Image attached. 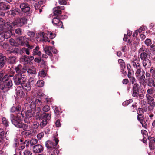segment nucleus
<instances>
[{"instance_id": "nucleus-1", "label": "nucleus", "mask_w": 155, "mask_h": 155, "mask_svg": "<svg viewBox=\"0 0 155 155\" xmlns=\"http://www.w3.org/2000/svg\"><path fill=\"white\" fill-rule=\"evenodd\" d=\"M27 18L25 16L21 18L15 19L13 22L5 23V21L3 18H0V27L2 29L9 25L10 27L13 28L15 27H21L25 24L27 23Z\"/></svg>"}, {"instance_id": "nucleus-2", "label": "nucleus", "mask_w": 155, "mask_h": 155, "mask_svg": "<svg viewBox=\"0 0 155 155\" xmlns=\"http://www.w3.org/2000/svg\"><path fill=\"white\" fill-rule=\"evenodd\" d=\"M14 78L15 85H21L22 88L26 90L29 91L31 90L30 82L27 81V78L25 75L17 74L14 76Z\"/></svg>"}, {"instance_id": "nucleus-3", "label": "nucleus", "mask_w": 155, "mask_h": 155, "mask_svg": "<svg viewBox=\"0 0 155 155\" xmlns=\"http://www.w3.org/2000/svg\"><path fill=\"white\" fill-rule=\"evenodd\" d=\"M11 122L15 127L20 128H22L23 130H26L28 128V126L26 124L23 123L21 120V117L18 115L15 116L12 114Z\"/></svg>"}, {"instance_id": "nucleus-4", "label": "nucleus", "mask_w": 155, "mask_h": 155, "mask_svg": "<svg viewBox=\"0 0 155 155\" xmlns=\"http://www.w3.org/2000/svg\"><path fill=\"white\" fill-rule=\"evenodd\" d=\"M36 116V117L40 120H41L43 119L40 124V126L41 128H43L47 124V120H50L51 117V115L45 112L42 113V111L40 113L37 112Z\"/></svg>"}, {"instance_id": "nucleus-5", "label": "nucleus", "mask_w": 155, "mask_h": 155, "mask_svg": "<svg viewBox=\"0 0 155 155\" xmlns=\"http://www.w3.org/2000/svg\"><path fill=\"white\" fill-rule=\"evenodd\" d=\"M19 8L21 11V14L23 13L24 15H28L32 12L31 10L30 5L26 2L20 3Z\"/></svg>"}, {"instance_id": "nucleus-6", "label": "nucleus", "mask_w": 155, "mask_h": 155, "mask_svg": "<svg viewBox=\"0 0 155 155\" xmlns=\"http://www.w3.org/2000/svg\"><path fill=\"white\" fill-rule=\"evenodd\" d=\"M7 28L5 27L4 28L2 29V30L3 34V35L5 36L6 39H7L11 36L13 37L15 36V34L14 33H12V28L10 27L9 25L7 26Z\"/></svg>"}, {"instance_id": "nucleus-7", "label": "nucleus", "mask_w": 155, "mask_h": 155, "mask_svg": "<svg viewBox=\"0 0 155 155\" xmlns=\"http://www.w3.org/2000/svg\"><path fill=\"white\" fill-rule=\"evenodd\" d=\"M148 49L146 48L144 46L142 45L141 47L138 51V54H140V58L141 59L143 60L147 58L149 55Z\"/></svg>"}, {"instance_id": "nucleus-8", "label": "nucleus", "mask_w": 155, "mask_h": 155, "mask_svg": "<svg viewBox=\"0 0 155 155\" xmlns=\"http://www.w3.org/2000/svg\"><path fill=\"white\" fill-rule=\"evenodd\" d=\"M62 17L58 16L55 17L54 16L52 20V23L54 26H57L60 28L64 29V28L63 26L62 22L60 20L61 19H63Z\"/></svg>"}, {"instance_id": "nucleus-9", "label": "nucleus", "mask_w": 155, "mask_h": 155, "mask_svg": "<svg viewBox=\"0 0 155 155\" xmlns=\"http://www.w3.org/2000/svg\"><path fill=\"white\" fill-rule=\"evenodd\" d=\"M145 74V71L143 69L141 71V74L136 77L137 79L140 82V84L144 87H145L146 86L147 83L145 82L146 79Z\"/></svg>"}, {"instance_id": "nucleus-10", "label": "nucleus", "mask_w": 155, "mask_h": 155, "mask_svg": "<svg viewBox=\"0 0 155 155\" xmlns=\"http://www.w3.org/2000/svg\"><path fill=\"white\" fill-rule=\"evenodd\" d=\"M15 70L17 74H23L26 72L27 69L25 67L21 64L18 65L15 67Z\"/></svg>"}, {"instance_id": "nucleus-11", "label": "nucleus", "mask_w": 155, "mask_h": 155, "mask_svg": "<svg viewBox=\"0 0 155 155\" xmlns=\"http://www.w3.org/2000/svg\"><path fill=\"white\" fill-rule=\"evenodd\" d=\"M133 84L132 88L133 94V97H137L139 94V91L140 90V86L139 84L135 83Z\"/></svg>"}, {"instance_id": "nucleus-12", "label": "nucleus", "mask_w": 155, "mask_h": 155, "mask_svg": "<svg viewBox=\"0 0 155 155\" xmlns=\"http://www.w3.org/2000/svg\"><path fill=\"white\" fill-rule=\"evenodd\" d=\"M147 103L149 104L148 107V109L149 111L153 110L155 105V102L153 97H147Z\"/></svg>"}, {"instance_id": "nucleus-13", "label": "nucleus", "mask_w": 155, "mask_h": 155, "mask_svg": "<svg viewBox=\"0 0 155 155\" xmlns=\"http://www.w3.org/2000/svg\"><path fill=\"white\" fill-rule=\"evenodd\" d=\"M16 13H18V14H21V11L20 9L16 7L12 8L8 12V15L13 16H15L17 15Z\"/></svg>"}, {"instance_id": "nucleus-14", "label": "nucleus", "mask_w": 155, "mask_h": 155, "mask_svg": "<svg viewBox=\"0 0 155 155\" xmlns=\"http://www.w3.org/2000/svg\"><path fill=\"white\" fill-rule=\"evenodd\" d=\"M2 84L4 85V87L3 91H8L11 88L13 84L12 81L11 80H8L6 82L2 83Z\"/></svg>"}, {"instance_id": "nucleus-15", "label": "nucleus", "mask_w": 155, "mask_h": 155, "mask_svg": "<svg viewBox=\"0 0 155 155\" xmlns=\"http://www.w3.org/2000/svg\"><path fill=\"white\" fill-rule=\"evenodd\" d=\"M11 7L10 5L5 2H0V10L5 11L9 10Z\"/></svg>"}, {"instance_id": "nucleus-16", "label": "nucleus", "mask_w": 155, "mask_h": 155, "mask_svg": "<svg viewBox=\"0 0 155 155\" xmlns=\"http://www.w3.org/2000/svg\"><path fill=\"white\" fill-rule=\"evenodd\" d=\"M7 61V57L4 54L0 53V69L5 66V63Z\"/></svg>"}, {"instance_id": "nucleus-17", "label": "nucleus", "mask_w": 155, "mask_h": 155, "mask_svg": "<svg viewBox=\"0 0 155 155\" xmlns=\"http://www.w3.org/2000/svg\"><path fill=\"white\" fill-rule=\"evenodd\" d=\"M33 152L35 153H40L43 151V147L40 144H37L33 146Z\"/></svg>"}, {"instance_id": "nucleus-18", "label": "nucleus", "mask_w": 155, "mask_h": 155, "mask_svg": "<svg viewBox=\"0 0 155 155\" xmlns=\"http://www.w3.org/2000/svg\"><path fill=\"white\" fill-rule=\"evenodd\" d=\"M142 60L143 65L145 68H149L151 66V61L149 59L146 58Z\"/></svg>"}, {"instance_id": "nucleus-19", "label": "nucleus", "mask_w": 155, "mask_h": 155, "mask_svg": "<svg viewBox=\"0 0 155 155\" xmlns=\"http://www.w3.org/2000/svg\"><path fill=\"white\" fill-rule=\"evenodd\" d=\"M154 80L153 78H149L147 79H145V82L146 83V85L148 86L152 87L153 86L155 87V83Z\"/></svg>"}, {"instance_id": "nucleus-20", "label": "nucleus", "mask_w": 155, "mask_h": 155, "mask_svg": "<svg viewBox=\"0 0 155 155\" xmlns=\"http://www.w3.org/2000/svg\"><path fill=\"white\" fill-rule=\"evenodd\" d=\"M54 140L55 141L56 143L55 146L54 148L53 149V150L54 149V154H55V155H58V153L59 152V150H58L59 147V146L58 145V144L59 142V140L58 138L55 137L54 139Z\"/></svg>"}, {"instance_id": "nucleus-21", "label": "nucleus", "mask_w": 155, "mask_h": 155, "mask_svg": "<svg viewBox=\"0 0 155 155\" xmlns=\"http://www.w3.org/2000/svg\"><path fill=\"white\" fill-rule=\"evenodd\" d=\"M21 107L19 105L12 106L10 109V112L12 113L16 112L17 114L21 112Z\"/></svg>"}, {"instance_id": "nucleus-22", "label": "nucleus", "mask_w": 155, "mask_h": 155, "mask_svg": "<svg viewBox=\"0 0 155 155\" xmlns=\"http://www.w3.org/2000/svg\"><path fill=\"white\" fill-rule=\"evenodd\" d=\"M56 143L51 142L50 140H48L45 142V146L48 149L51 150H53L54 148Z\"/></svg>"}, {"instance_id": "nucleus-23", "label": "nucleus", "mask_w": 155, "mask_h": 155, "mask_svg": "<svg viewBox=\"0 0 155 155\" xmlns=\"http://www.w3.org/2000/svg\"><path fill=\"white\" fill-rule=\"evenodd\" d=\"M53 12L55 16V17H58L59 16L62 17V18L63 16L61 15L62 13V12L61 11H60V10L57 7L54 8L53 9Z\"/></svg>"}, {"instance_id": "nucleus-24", "label": "nucleus", "mask_w": 155, "mask_h": 155, "mask_svg": "<svg viewBox=\"0 0 155 155\" xmlns=\"http://www.w3.org/2000/svg\"><path fill=\"white\" fill-rule=\"evenodd\" d=\"M32 94L33 96L36 97L39 96V97H44L46 95L42 92L39 91H33Z\"/></svg>"}, {"instance_id": "nucleus-25", "label": "nucleus", "mask_w": 155, "mask_h": 155, "mask_svg": "<svg viewBox=\"0 0 155 155\" xmlns=\"http://www.w3.org/2000/svg\"><path fill=\"white\" fill-rule=\"evenodd\" d=\"M16 59L15 56H10L8 59V63L11 64H14L16 63Z\"/></svg>"}, {"instance_id": "nucleus-26", "label": "nucleus", "mask_w": 155, "mask_h": 155, "mask_svg": "<svg viewBox=\"0 0 155 155\" xmlns=\"http://www.w3.org/2000/svg\"><path fill=\"white\" fill-rule=\"evenodd\" d=\"M52 48L51 46H45L44 48V50L45 51V53L48 55L51 56L52 53H51L50 50H52Z\"/></svg>"}, {"instance_id": "nucleus-27", "label": "nucleus", "mask_w": 155, "mask_h": 155, "mask_svg": "<svg viewBox=\"0 0 155 155\" xmlns=\"http://www.w3.org/2000/svg\"><path fill=\"white\" fill-rule=\"evenodd\" d=\"M11 53L18 55L19 53L21 54V49L17 48H13L11 49Z\"/></svg>"}, {"instance_id": "nucleus-28", "label": "nucleus", "mask_w": 155, "mask_h": 155, "mask_svg": "<svg viewBox=\"0 0 155 155\" xmlns=\"http://www.w3.org/2000/svg\"><path fill=\"white\" fill-rule=\"evenodd\" d=\"M39 48L38 46H36L35 49L33 50V55H38L40 56L41 55V52L39 51Z\"/></svg>"}, {"instance_id": "nucleus-29", "label": "nucleus", "mask_w": 155, "mask_h": 155, "mask_svg": "<svg viewBox=\"0 0 155 155\" xmlns=\"http://www.w3.org/2000/svg\"><path fill=\"white\" fill-rule=\"evenodd\" d=\"M17 42L18 45L24 46L25 45V41L23 40V38L19 37L16 40Z\"/></svg>"}, {"instance_id": "nucleus-30", "label": "nucleus", "mask_w": 155, "mask_h": 155, "mask_svg": "<svg viewBox=\"0 0 155 155\" xmlns=\"http://www.w3.org/2000/svg\"><path fill=\"white\" fill-rule=\"evenodd\" d=\"M118 61L120 64V68L121 70H124L126 68L125 64L123 59H119L118 60Z\"/></svg>"}, {"instance_id": "nucleus-31", "label": "nucleus", "mask_w": 155, "mask_h": 155, "mask_svg": "<svg viewBox=\"0 0 155 155\" xmlns=\"http://www.w3.org/2000/svg\"><path fill=\"white\" fill-rule=\"evenodd\" d=\"M147 110V108L143 109L142 108H138L137 110V113L138 115L142 116L143 115L144 112H146Z\"/></svg>"}, {"instance_id": "nucleus-32", "label": "nucleus", "mask_w": 155, "mask_h": 155, "mask_svg": "<svg viewBox=\"0 0 155 155\" xmlns=\"http://www.w3.org/2000/svg\"><path fill=\"white\" fill-rule=\"evenodd\" d=\"M16 94L17 96H19L20 97H24L25 94L24 93H23V91L21 90H19L18 88L16 90Z\"/></svg>"}, {"instance_id": "nucleus-33", "label": "nucleus", "mask_w": 155, "mask_h": 155, "mask_svg": "<svg viewBox=\"0 0 155 155\" xmlns=\"http://www.w3.org/2000/svg\"><path fill=\"white\" fill-rule=\"evenodd\" d=\"M41 5H42V3L41 1H39L38 2L35 3L34 4V6L35 10H38V9L41 8Z\"/></svg>"}, {"instance_id": "nucleus-34", "label": "nucleus", "mask_w": 155, "mask_h": 155, "mask_svg": "<svg viewBox=\"0 0 155 155\" xmlns=\"http://www.w3.org/2000/svg\"><path fill=\"white\" fill-rule=\"evenodd\" d=\"M2 124L6 127L9 126V122L5 117H3L2 118Z\"/></svg>"}, {"instance_id": "nucleus-35", "label": "nucleus", "mask_w": 155, "mask_h": 155, "mask_svg": "<svg viewBox=\"0 0 155 155\" xmlns=\"http://www.w3.org/2000/svg\"><path fill=\"white\" fill-rule=\"evenodd\" d=\"M19 139L15 138L13 141V146L17 147L19 146Z\"/></svg>"}, {"instance_id": "nucleus-36", "label": "nucleus", "mask_w": 155, "mask_h": 155, "mask_svg": "<svg viewBox=\"0 0 155 155\" xmlns=\"http://www.w3.org/2000/svg\"><path fill=\"white\" fill-rule=\"evenodd\" d=\"M5 132L0 130V143H2L4 138Z\"/></svg>"}, {"instance_id": "nucleus-37", "label": "nucleus", "mask_w": 155, "mask_h": 155, "mask_svg": "<svg viewBox=\"0 0 155 155\" xmlns=\"http://www.w3.org/2000/svg\"><path fill=\"white\" fill-rule=\"evenodd\" d=\"M32 110L31 108H30V109L28 110L26 112L25 114L26 117H31Z\"/></svg>"}, {"instance_id": "nucleus-38", "label": "nucleus", "mask_w": 155, "mask_h": 155, "mask_svg": "<svg viewBox=\"0 0 155 155\" xmlns=\"http://www.w3.org/2000/svg\"><path fill=\"white\" fill-rule=\"evenodd\" d=\"M15 32L16 34L18 35H21L23 33V31L22 29L18 28L15 29Z\"/></svg>"}, {"instance_id": "nucleus-39", "label": "nucleus", "mask_w": 155, "mask_h": 155, "mask_svg": "<svg viewBox=\"0 0 155 155\" xmlns=\"http://www.w3.org/2000/svg\"><path fill=\"white\" fill-rule=\"evenodd\" d=\"M44 85V82L42 80L38 81L36 84V86L38 87H43Z\"/></svg>"}, {"instance_id": "nucleus-40", "label": "nucleus", "mask_w": 155, "mask_h": 155, "mask_svg": "<svg viewBox=\"0 0 155 155\" xmlns=\"http://www.w3.org/2000/svg\"><path fill=\"white\" fill-rule=\"evenodd\" d=\"M29 56H27L26 55H24L23 56L21 57V61H24L27 63L28 64V61L29 60Z\"/></svg>"}, {"instance_id": "nucleus-41", "label": "nucleus", "mask_w": 155, "mask_h": 155, "mask_svg": "<svg viewBox=\"0 0 155 155\" xmlns=\"http://www.w3.org/2000/svg\"><path fill=\"white\" fill-rule=\"evenodd\" d=\"M53 108H54V112L55 113V114L57 115H59L61 113H62L60 111V110L56 106L53 107Z\"/></svg>"}, {"instance_id": "nucleus-42", "label": "nucleus", "mask_w": 155, "mask_h": 155, "mask_svg": "<svg viewBox=\"0 0 155 155\" xmlns=\"http://www.w3.org/2000/svg\"><path fill=\"white\" fill-rule=\"evenodd\" d=\"M150 72L151 73L152 78L155 80V68L151 67Z\"/></svg>"}, {"instance_id": "nucleus-43", "label": "nucleus", "mask_w": 155, "mask_h": 155, "mask_svg": "<svg viewBox=\"0 0 155 155\" xmlns=\"http://www.w3.org/2000/svg\"><path fill=\"white\" fill-rule=\"evenodd\" d=\"M39 126H40V124L39 122L34 121L32 125V127L34 129H38Z\"/></svg>"}, {"instance_id": "nucleus-44", "label": "nucleus", "mask_w": 155, "mask_h": 155, "mask_svg": "<svg viewBox=\"0 0 155 155\" xmlns=\"http://www.w3.org/2000/svg\"><path fill=\"white\" fill-rule=\"evenodd\" d=\"M53 101V99L51 97H46L45 98V101L46 103L48 104H51V103Z\"/></svg>"}, {"instance_id": "nucleus-45", "label": "nucleus", "mask_w": 155, "mask_h": 155, "mask_svg": "<svg viewBox=\"0 0 155 155\" xmlns=\"http://www.w3.org/2000/svg\"><path fill=\"white\" fill-rule=\"evenodd\" d=\"M27 72L28 73L31 74H36V72L35 68H33L32 69H28L27 71Z\"/></svg>"}, {"instance_id": "nucleus-46", "label": "nucleus", "mask_w": 155, "mask_h": 155, "mask_svg": "<svg viewBox=\"0 0 155 155\" xmlns=\"http://www.w3.org/2000/svg\"><path fill=\"white\" fill-rule=\"evenodd\" d=\"M25 134L26 136L29 137H31L33 135V133L30 130H26L24 131Z\"/></svg>"}, {"instance_id": "nucleus-47", "label": "nucleus", "mask_w": 155, "mask_h": 155, "mask_svg": "<svg viewBox=\"0 0 155 155\" xmlns=\"http://www.w3.org/2000/svg\"><path fill=\"white\" fill-rule=\"evenodd\" d=\"M50 109V107L48 105H46L44 106L42 108V110H43V112H43H47Z\"/></svg>"}, {"instance_id": "nucleus-48", "label": "nucleus", "mask_w": 155, "mask_h": 155, "mask_svg": "<svg viewBox=\"0 0 155 155\" xmlns=\"http://www.w3.org/2000/svg\"><path fill=\"white\" fill-rule=\"evenodd\" d=\"M6 39L4 35H3V32L0 31V42H2Z\"/></svg>"}, {"instance_id": "nucleus-49", "label": "nucleus", "mask_w": 155, "mask_h": 155, "mask_svg": "<svg viewBox=\"0 0 155 155\" xmlns=\"http://www.w3.org/2000/svg\"><path fill=\"white\" fill-rule=\"evenodd\" d=\"M8 80H10L9 79V76L8 74H6L5 75H4L2 78V81H3V82H6Z\"/></svg>"}, {"instance_id": "nucleus-50", "label": "nucleus", "mask_w": 155, "mask_h": 155, "mask_svg": "<svg viewBox=\"0 0 155 155\" xmlns=\"http://www.w3.org/2000/svg\"><path fill=\"white\" fill-rule=\"evenodd\" d=\"M144 116L143 115L142 116H139L137 115V120L140 122V123H142L143 122H144Z\"/></svg>"}, {"instance_id": "nucleus-51", "label": "nucleus", "mask_w": 155, "mask_h": 155, "mask_svg": "<svg viewBox=\"0 0 155 155\" xmlns=\"http://www.w3.org/2000/svg\"><path fill=\"white\" fill-rule=\"evenodd\" d=\"M144 116L143 115L142 116H139L137 115V120L140 122V123H142L143 122H144Z\"/></svg>"}, {"instance_id": "nucleus-52", "label": "nucleus", "mask_w": 155, "mask_h": 155, "mask_svg": "<svg viewBox=\"0 0 155 155\" xmlns=\"http://www.w3.org/2000/svg\"><path fill=\"white\" fill-rule=\"evenodd\" d=\"M133 100L131 99L127 100L122 103V105L124 106H127L130 103L132 102Z\"/></svg>"}, {"instance_id": "nucleus-53", "label": "nucleus", "mask_w": 155, "mask_h": 155, "mask_svg": "<svg viewBox=\"0 0 155 155\" xmlns=\"http://www.w3.org/2000/svg\"><path fill=\"white\" fill-rule=\"evenodd\" d=\"M148 139L149 140V143H154L155 142V138L153 137H151L150 136H148Z\"/></svg>"}, {"instance_id": "nucleus-54", "label": "nucleus", "mask_w": 155, "mask_h": 155, "mask_svg": "<svg viewBox=\"0 0 155 155\" xmlns=\"http://www.w3.org/2000/svg\"><path fill=\"white\" fill-rule=\"evenodd\" d=\"M21 51L22 52H25L26 53L27 55H29L30 54L29 50V49L28 48H23L22 50Z\"/></svg>"}, {"instance_id": "nucleus-55", "label": "nucleus", "mask_w": 155, "mask_h": 155, "mask_svg": "<svg viewBox=\"0 0 155 155\" xmlns=\"http://www.w3.org/2000/svg\"><path fill=\"white\" fill-rule=\"evenodd\" d=\"M23 154L24 155H32V153L30 150L26 149L24 151Z\"/></svg>"}, {"instance_id": "nucleus-56", "label": "nucleus", "mask_w": 155, "mask_h": 155, "mask_svg": "<svg viewBox=\"0 0 155 155\" xmlns=\"http://www.w3.org/2000/svg\"><path fill=\"white\" fill-rule=\"evenodd\" d=\"M145 43L147 46H149L151 44V40L149 39H147L145 41Z\"/></svg>"}, {"instance_id": "nucleus-57", "label": "nucleus", "mask_w": 155, "mask_h": 155, "mask_svg": "<svg viewBox=\"0 0 155 155\" xmlns=\"http://www.w3.org/2000/svg\"><path fill=\"white\" fill-rule=\"evenodd\" d=\"M38 140L35 139H32L30 141V143L31 145H34L37 143Z\"/></svg>"}, {"instance_id": "nucleus-58", "label": "nucleus", "mask_w": 155, "mask_h": 155, "mask_svg": "<svg viewBox=\"0 0 155 155\" xmlns=\"http://www.w3.org/2000/svg\"><path fill=\"white\" fill-rule=\"evenodd\" d=\"M129 78L130 79V81L131 82L132 84H134V82H136V80L134 78V77L133 76H132L131 77H130Z\"/></svg>"}, {"instance_id": "nucleus-59", "label": "nucleus", "mask_w": 155, "mask_h": 155, "mask_svg": "<svg viewBox=\"0 0 155 155\" xmlns=\"http://www.w3.org/2000/svg\"><path fill=\"white\" fill-rule=\"evenodd\" d=\"M9 42L10 44L13 46H17L15 40L12 38L10 39L9 40Z\"/></svg>"}, {"instance_id": "nucleus-60", "label": "nucleus", "mask_w": 155, "mask_h": 155, "mask_svg": "<svg viewBox=\"0 0 155 155\" xmlns=\"http://www.w3.org/2000/svg\"><path fill=\"white\" fill-rule=\"evenodd\" d=\"M39 75L42 77H44L46 75V73L45 72L44 70L41 71L39 72Z\"/></svg>"}, {"instance_id": "nucleus-61", "label": "nucleus", "mask_w": 155, "mask_h": 155, "mask_svg": "<svg viewBox=\"0 0 155 155\" xmlns=\"http://www.w3.org/2000/svg\"><path fill=\"white\" fill-rule=\"evenodd\" d=\"M67 0H59L58 1V3L62 5H66L67 3Z\"/></svg>"}, {"instance_id": "nucleus-62", "label": "nucleus", "mask_w": 155, "mask_h": 155, "mask_svg": "<svg viewBox=\"0 0 155 155\" xmlns=\"http://www.w3.org/2000/svg\"><path fill=\"white\" fill-rule=\"evenodd\" d=\"M155 147V144L154 143H149V147L151 150H152L154 149Z\"/></svg>"}, {"instance_id": "nucleus-63", "label": "nucleus", "mask_w": 155, "mask_h": 155, "mask_svg": "<svg viewBox=\"0 0 155 155\" xmlns=\"http://www.w3.org/2000/svg\"><path fill=\"white\" fill-rule=\"evenodd\" d=\"M44 135V133L41 132L40 133L38 134L37 135V137L38 139H41L43 137Z\"/></svg>"}, {"instance_id": "nucleus-64", "label": "nucleus", "mask_w": 155, "mask_h": 155, "mask_svg": "<svg viewBox=\"0 0 155 155\" xmlns=\"http://www.w3.org/2000/svg\"><path fill=\"white\" fill-rule=\"evenodd\" d=\"M136 71L135 73V75L137 77L138 75L140 74L141 73V69H136Z\"/></svg>"}]
</instances>
